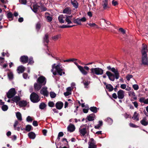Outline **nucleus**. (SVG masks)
I'll return each instance as SVG.
<instances>
[{"instance_id": "22", "label": "nucleus", "mask_w": 148, "mask_h": 148, "mask_svg": "<svg viewBox=\"0 0 148 148\" xmlns=\"http://www.w3.org/2000/svg\"><path fill=\"white\" fill-rule=\"evenodd\" d=\"M8 70L9 71L7 73L8 78L10 80H12L14 78V75L13 73L11 71L10 69H8Z\"/></svg>"}, {"instance_id": "47", "label": "nucleus", "mask_w": 148, "mask_h": 148, "mask_svg": "<svg viewBox=\"0 0 148 148\" xmlns=\"http://www.w3.org/2000/svg\"><path fill=\"white\" fill-rule=\"evenodd\" d=\"M46 18L47 20V21L48 22H50L53 19V18L49 16H47L46 17Z\"/></svg>"}, {"instance_id": "15", "label": "nucleus", "mask_w": 148, "mask_h": 148, "mask_svg": "<svg viewBox=\"0 0 148 148\" xmlns=\"http://www.w3.org/2000/svg\"><path fill=\"white\" fill-rule=\"evenodd\" d=\"M77 67L82 73L84 75H86L88 72L86 71L82 66L78 65Z\"/></svg>"}, {"instance_id": "54", "label": "nucleus", "mask_w": 148, "mask_h": 148, "mask_svg": "<svg viewBox=\"0 0 148 148\" xmlns=\"http://www.w3.org/2000/svg\"><path fill=\"white\" fill-rule=\"evenodd\" d=\"M19 2L21 4L25 5L27 3L26 0H19Z\"/></svg>"}, {"instance_id": "18", "label": "nucleus", "mask_w": 148, "mask_h": 148, "mask_svg": "<svg viewBox=\"0 0 148 148\" xmlns=\"http://www.w3.org/2000/svg\"><path fill=\"white\" fill-rule=\"evenodd\" d=\"M19 106L21 107H25L27 105V102L26 101L23 100L19 101Z\"/></svg>"}, {"instance_id": "41", "label": "nucleus", "mask_w": 148, "mask_h": 148, "mask_svg": "<svg viewBox=\"0 0 148 148\" xmlns=\"http://www.w3.org/2000/svg\"><path fill=\"white\" fill-rule=\"evenodd\" d=\"M50 97L52 98H54L56 96V94L54 92L51 91L50 92Z\"/></svg>"}, {"instance_id": "32", "label": "nucleus", "mask_w": 148, "mask_h": 148, "mask_svg": "<svg viewBox=\"0 0 148 148\" xmlns=\"http://www.w3.org/2000/svg\"><path fill=\"white\" fill-rule=\"evenodd\" d=\"M16 116L17 119L18 120L21 121L22 120L21 115L20 112H17L16 113Z\"/></svg>"}, {"instance_id": "50", "label": "nucleus", "mask_w": 148, "mask_h": 148, "mask_svg": "<svg viewBox=\"0 0 148 148\" xmlns=\"http://www.w3.org/2000/svg\"><path fill=\"white\" fill-rule=\"evenodd\" d=\"M29 62L28 64H32L34 63V61L33 60V58L32 57H30L29 59Z\"/></svg>"}, {"instance_id": "49", "label": "nucleus", "mask_w": 148, "mask_h": 148, "mask_svg": "<svg viewBox=\"0 0 148 148\" xmlns=\"http://www.w3.org/2000/svg\"><path fill=\"white\" fill-rule=\"evenodd\" d=\"M48 106L51 107H53L54 106V103L53 101H50L48 103Z\"/></svg>"}, {"instance_id": "7", "label": "nucleus", "mask_w": 148, "mask_h": 148, "mask_svg": "<svg viewBox=\"0 0 148 148\" xmlns=\"http://www.w3.org/2000/svg\"><path fill=\"white\" fill-rule=\"evenodd\" d=\"M37 82L42 85H45L46 83V79L44 76H42L39 77L37 79Z\"/></svg>"}, {"instance_id": "48", "label": "nucleus", "mask_w": 148, "mask_h": 148, "mask_svg": "<svg viewBox=\"0 0 148 148\" xmlns=\"http://www.w3.org/2000/svg\"><path fill=\"white\" fill-rule=\"evenodd\" d=\"M71 3L75 8H77L78 7V3L77 2H71Z\"/></svg>"}, {"instance_id": "58", "label": "nucleus", "mask_w": 148, "mask_h": 148, "mask_svg": "<svg viewBox=\"0 0 148 148\" xmlns=\"http://www.w3.org/2000/svg\"><path fill=\"white\" fill-rule=\"evenodd\" d=\"M112 4L114 6H116L118 5V3L117 1L113 0L112 1Z\"/></svg>"}, {"instance_id": "64", "label": "nucleus", "mask_w": 148, "mask_h": 148, "mask_svg": "<svg viewBox=\"0 0 148 148\" xmlns=\"http://www.w3.org/2000/svg\"><path fill=\"white\" fill-rule=\"evenodd\" d=\"M112 97L114 99H116L118 97V96L116 93H114L112 95Z\"/></svg>"}, {"instance_id": "53", "label": "nucleus", "mask_w": 148, "mask_h": 148, "mask_svg": "<svg viewBox=\"0 0 148 148\" xmlns=\"http://www.w3.org/2000/svg\"><path fill=\"white\" fill-rule=\"evenodd\" d=\"M132 87L135 90H137L139 88V87L137 84H134L132 85Z\"/></svg>"}, {"instance_id": "37", "label": "nucleus", "mask_w": 148, "mask_h": 148, "mask_svg": "<svg viewBox=\"0 0 148 148\" xmlns=\"http://www.w3.org/2000/svg\"><path fill=\"white\" fill-rule=\"evenodd\" d=\"M46 106V105L44 103L42 102L39 105V108L41 109H44Z\"/></svg>"}, {"instance_id": "35", "label": "nucleus", "mask_w": 148, "mask_h": 148, "mask_svg": "<svg viewBox=\"0 0 148 148\" xmlns=\"http://www.w3.org/2000/svg\"><path fill=\"white\" fill-rule=\"evenodd\" d=\"M90 110L94 113H96L97 112V108L96 107H91L90 108Z\"/></svg>"}, {"instance_id": "42", "label": "nucleus", "mask_w": 148, "mask_h": 148, "mask_svg": "<svg viewBox=\"0 0 148 148\" xmlns=\"http://www.w3.org/2000/svg\"><path fill=\"white\" fill-rule=\"evenodd\" d=\"M87 24L89 25L91 27H95L97 28L98 27V26L95 23H87Z\"/></svg>"}, {"instance_id": "34", "label": "nucleus", "mask_w": 148, "mask_h": 148, "mask_svg": "<svg viewBox=\"0 0 148 148\" xmlns=\"http://www.w3.org/2000/svg\"><path fill=\"white\" fill-rule=\"evenodd\" d=\"M73 22L74 23L77 24L79 25H82V23L80 21L79 18H78L76 19H73Z\"/></svg>"}, {"instance_id": "26", "label": "nucleus", "mask_w": 148, "mask_h": 148, "mask_svg": "<svg viewBox=\"0 0 148 148\" xmlns=\"http://www.w3.org/2000/svg\"><path fill=\"white\" fill-rule=\"evenodd\" d=\"M43 41L44 43H46L47 44H48L49 42V35L48 33L46 34L43 37Z\"/></svg>"}, {"instance_id": "43", "label": "nucleus", "mask_w": 148, "mask_h": 148, "mask_svg": "<svg viewBox=\"0 0 148 148\" xmlns=\"http://www.w3.org/2000/svg\"><path fill=\"white\" fill-rule=\"evenodd\" d=\"M106 121L108 123V124L109 125H110L112 124L113 123V120L110 118H107L106 120Z\"/></svg>"}, {"instance_id": "39", "label": "nucleus", "mask_w": 148, "mask_h": 148, "mask_svg": "<svg viewBox=\"0 0 148 148\" xmlns=\"http://www.w3.org/2000/svg\"><path fill=\"white\" fill-rule=\"evenodd\" d=\"M88 144L89 145L88 148H96V145L95 144H92L90 143V142H88Z\"/></svg>"}, {"instance_id": "27", "label": "nucleus", "mask_w": 148, "mask_h": 148, "mask_svg": "<svg viewBox=\"0 0 148 148\" xmlns=\"http://www.w3.org/2000/svg\"><path fill=\"white\" fill-rule=\"evenodd\" d=\"M24 71L25 68L22 66H18L17 69V71L18 73H22L24 72Z\"/></svg>"}, {"instance_id": "28", "label": "nucleus", "mask_w": 148, "mask_h": 148, "mask_svg": "<svg viewBox=\"0 0 148 148\" xmlns=\"http://www.w3.org/2000/svg\"><path fill=\"white\" fill-rule=\"evenodd\" d=\"M28 135L29 138L31 139H34L36 136L35 133L32 132L28 133Z\"/></svg>"}, {"instance_id": "3", "label": "nucleus", "mask_w": 148, "mask_h": 148, "mask_svg": "<svg viewBox=\"0 0 148 148\" xmlns=\"http://www.w3.org/2000/svg\"><path fill=\"white\" fill-rule=\"evenodd\" d=\"M30 99L31 101L33 103H36L40 100L39 96L34 92L32 93L30 96Z\"/></svg>"}, {"instance_id": "4", "label": "nucleus", "mask_w": 148, "mask_h": 148, "mask_svg": "<svg viewBox=\"0 0 148 148\" xmlns=\"http://www.w3.org/2000/svg\"><path fill=\"white\" fill-rule=\"evenodd\" d=\"M56 65L55 64H54L53 65L52 67V69L51 70V71H53V69H55L58 73L59 75L62 76V73L64 74H65V72L63 71V70L60 67V65L58 64L56 66Z\"/></svg>"}, {"instance_id": "30", "label": "nucleus", "mask_w": 148, "mask_h": 148, "mask_svg": "<svg viewBox=\"0 0 148 148\" xmlns=\"http://www.w3.org/2000/svg\"><path fill=\"white\" fill-rule=\"evenodd\" d=\"M13 15L12 13L11 12H10L7 13V17L9 19L10 21H11L13 19Z\"/></svg>"}, {"instance_id": "23", "label": "nucleus", "mask_w": 148, "mask_h": 148, "mask_svg": "<svg viewBox=\"0 0 148 148\" xmlns=\"http://www.w3.org/2000/svg\"><path fill=\"white\" fill-rule=\"evenodd\" d=\"M140 123L142 125L145 126H147L148 124V121L145 117L143 118L140 121Z\"/></svg>"}, {"instance_id": "56", "label": "nucleus", "mask_w": 148, "mask_h": 148, "mask_svg": "<svg viewBox=\"0 0 148 148\" xmlns=\"http://www.w3.org/2000/svg\"><path fill=\"white\" fill-rule=\"evenodd\" d=\"M129 125L130 127L134 128H137L138 127L137 125L131 123H130L129 124Z\"/></svg>"}, {"instance_id": "59", "label": "nucleus", "mask_w": 148, "mask_h": 148, "mask_svg": "<svg viewBox=\"0 0 148 148\" xmlns=\"http://www.w3.org/2000/svg\"><path fill=\"white\" fill-rule=\"evenodd\" d=\"M120 88L123 89H125L126 88V85L125 84H122L120 85Z\"/></svg>"}, {"instance_id": "12", "label": "nucleus", "mask_w": 148, "mask_h": 148, "mask_svg": "<svg viewBox=\"0 0 148 148\" xmlns=\"http://www.w3.org/2000/svg\"><path fill=\"white\" fill-rule=\"evenodd\" d=\"M67 129L68 131L72 132L75 131V127L74 125L71 123L69 125Z\"/></svg>"}, {"instance_id": "45", "label": "nucleus", "mask_w": 148, "mask_h": 148, "mask_svg": "<svg viewBox=\"0 0 148 148\" xmlns=\"http://www.w3.org/2000/svg\"><path fill=\"white\" fill-rule=\"evenodd\" d=\"M99 123L97 125L95 126L94 127L95 129H99V128L102 125V121H99Z\"/></svg>"}, {"instance_id": "63", "label": "nucleus", "mask_w": 148, "mask_h": 148, "mask_svg": "<svg viewBox=\"0 0 148 148\" xmlns=\"http://www.w3.org/2000/svg\"><path fill=\"white\" fill-rule=\"evenodd\" d=\"M124 116L126 119H127L128 118L131 117V116H130V115L127 113H125L124 114Z\"/></svg>"}, {"instance_id": "14", "label": "nucleus", "mask_w": 148, "mask_h": 148, "mask_svg": "<svg viewBox=\"0 0 148 148\" xmlns=\"http://www.w3.org/2000/svg\"><path fill=\"white\" fill-rule=\"evenodd\" d=\"M55 106L57 109L60 110L63 106V103L61 101H59L56 103Z\"/></svg>"}, {"instance_id": "40", "label": "nucleus", "mask_w": 148, "mask_h": 148, "mask_svg": "<svg viewBox=\"0 0 148 148\" xmlns=\"http://www.w3.org/2000/svg\"><path fill=\"white\" fill-rule=\"evenodd\" d=\"M75 25H63L62 26H60V27L62 28H69L70 27H71L73 26H75Z\"/></svg>"}, {"instance_id": "33", "label": "nucleus", "mask_w": 148, "mask_h": 148, "mask_svg": "<svg viewBox=\"0 0 148 148\" xmlns=\"http://www.w3.org/2000/svg\"><path fill=\"white\" fill-rule=\"evenodd\" d=\"M65 16L64 20L66 21L67 23L68 24L72 23L71 20V19L70 18H68V17L66 16V15H65Z\"/></svg>"}, {"instance_id": "17", "label": "nucleus", "mask_w": 148, "mask_h": 148, "mask_svg": "<svg viewBox=\"0 0 148 148\" xmlns=\"http://www.w3.org/2000/svg\"><path fill=\"white\" fill-rule=\"evenodd\" d=\"M65 15L62 14L60 15L58 17V20L59 22L61 23H64V22Z\"/></svg>"}, {"instance_id": "38", "label": "nucleus", "mask_w": 148, "mask_h": 148, "mask_svg": "<svg viewBox=\"0 0 148 148\" xmlns=\"http://www.w3.org/2000/svg\"><path fill=\"white\" fill-rule=\"evenodd\" d=\"M32 126L31 125H27L26 127L25 130L28 132H29L32 130Z\"/></svg>"}, {"instance_id": "10", "label": "nucleus", "mask_w": 148, "mask_h": 148, "mask_svg": "<svg viewBox=\"0 0 148 148\" xmlns=\"http://www.w3.org/2000/svg\"><path fill=\"white\" fill-rule=\"evenodd\" d=\"M47 88L44 87L40 91V93L43 95L47 97L49 95V92L47 91Z\"/></svg>"}, {"instance_id": "16", "label": "nucleus", "mask_w": 148, "mask_h": 148, "mask_svg": "<svg viewBox=\"0 0 148 148\" xmlns=\"http://www.w3.org/2000/svg\"><path fill=\"white\" fill-rule=\"evenodd\" d=\"M102 23H103V27L104 29H106V28L107 27L111 24V23L110 22L103 19Z\"/></svg>"}, {"instance_id": "55", "label": "nucleus", "mask_w": 148, "mask_h": 148, "mask_svg": "<svg viewBox=\"0 0 148 148\" xmlns=\"http://www.w3.org/2000/svg\"><path fill=\"white\" fill-rule=\"evenodd\" d=\"M41 27V24L40 23H37L36 26V28L37 29L39 30Z\"/></svg>"}, {"instance_id": "6", "label": "nucleus", "mask_w": 148, "mask_h": 148, "mask_svg": "<svg viewBox=\"0 0 148 148\" xmlns=\"http://www.w3.org/2000/svg\"><path fill=\"white\" fill-rule=\"evenodd\" d=\"M90 73L97 75L102 74V69L99 68H92L91 69Z\"/></svg>"}, {"instance_id": "44", "label": "nucleus", "mask_w": 148, "mask_h": 148, "mask_svg": "<svg viewBox=\"0 0 148 148\" xmlns=\"http://www.w3.org/2000/svg\"><path fill=\"white\" fill-rule=\"evenodd\" d=\"M82 83H83L84 86V87L85 88H87V87L89 84L90 82H88V81L86 82V81H84L82 82Z\"/></svg>"}, {"instance_id": "29", "label": "nucleus", "mask_w": 148, "mask_h": 148, "mask_svg": "<svg viewBox=\"0 0 148 148\" xmlns=\"http://www.w3.org/2000/svg\"><path fill=\"white\" fill-rule=\"evenodd\" d=\"M79 132L83 136H84L87 133L86 128H84L81 129H79Z\"/></svg>"}, {"instance_id": "5", "label": "nucleus", "mask_w": 148, "mask_h": 148, "mask_svg": "<svg viewBox=\"0 0 148 148\" xmlns=\"http://www.w3.org/2000/svg\"><path fill=\"white\" fill-rule=\"evenodd\" d=\"M16 94V92L14 88H12L8 91L7 93V96L9 99L12 98Z\"/></svg>"}, {"instance_id": "57", "label": "nucleus", "mask_w": 148, "mask_h": 148, "mask_svg": "<svg viewBox=\"0 0 148 148\" xmlns=\"http://www.w3.org/2000/svg\"><path fill=\"white\" fill-rule=\"evenodd\" d=\"M133 77V76L131 75H128L126 77V79L128 81H129L131 78H132Z\"/></svg>"}, {"instance_id": "9", "label": "nucleus", "mask_w": 148, "mask_h": 148, "mask_svg": "<svg viewBox=\"0 0 148 148\" xmlns=\"http://www.w3.org/2000/svg\"><path fill=\"white\" fill-rule=\"evenodd\" d=\"M20 61L23 64H25L27 63L29 60V58L27 56H23L20 58Z\"/></svg>"}, {"instance_id": "11", "label": "nucleus", "mask_w": 148, "mask_h": 148, "mask_svg": "<svg viewBox=\"0 0 148 148\" xmlns=\"http://www.w3.org/2000/svg\"><path fill=\"white\" fill-rule=\"evenodd\" d=\"M104 84L106 86V88L109 92H111L113 90L114 88L113 86L111 84H107L105 82H103Z\"/></svg>"}, {"instance_id": "52", "label": "nucleus", "mask_w": 148, "mask_h": 148, "mask_svg": "<svg viewBox=\"0 0 148 148\" xmlns=\"http://www.w3.org/2000/svg\"><path fill=\"white\" fill-rule=\"evenodd\" d=\"M145 99L144 97H141L139 99V101L141 103H144L145 101Z\"/></svg>"}, {"instance_id": "2", "label": "nucleus", "mask_w": 148, "mask_h": 148, "mask_svg": "<svg viewBox=\"0 0 148 148\" xmlns=\"http://www.w3.org/2000/svg\"><path fill=\"white\" fill-rule=\"evenodd\" d=\"M148 50V47H143L142 48V64L144 65H148V58L147 53Z\"/></svg>"}, {"instance_id": "8", "label": "nucleus", "mask_w": 148, "mask_h": 148, "mask_svg": "<svg viewBox=\"0 0 148 148\" xmlns=\"http://www.w3.org/2000/svg\"><path fill=\"white\" fill-rule=\"evenodd\" d=\"M117 96L119 99H123L125 96L124 91L122 90H120L117 92Z\"/></svg>"}, {"instance_id": "36", "label": "nucleus", "mask_w": 148, "mask_h": 148, "mask_svg": "<svg viewBox=\"0 0 148 148\" xmlns=\"http://www.w3.org/2000/svg\"><path fill=\"white\" fill-rule=\"evenodd\" d=\"M39 4L40 5V7L42 11H45L47 10V8L44 7L43 5L41 3H39Z\"/></svg>"}, {"instance_id": "21", "label": "nucleus", "mask_w": 148, "mask_h": 148, "mask_svg": "<svg viewBox=\"0 0 148 148\" xmlns=\"http://www.w3.org/2000/svg\"><path fill=\"white\" fill-rule=\"evenodd\" d=\"M42 86V85L40 84V83H35L34 84V87L35 90H38L40 89Z\"/></svg>"}, {"instance_id": "62", "label": "nucleus", "mask_w": 148, "mask_h": 148, "mask_svg": "<svg viewBox=\"0 0 148 148\" xmlns=\"http://www.w3.org/2000/svg\"><path fill=\"white\" fill-rule=\"evenodd\" d=\"M80 20L81 22H84L86 21V19L85 17H83L81 18H80Z\"/></svg>"}, {"instance_id": "46", "label": "nucleus", "mask_w": 148, "mask_h": 148, "mask_svg": "<svg viewBox=\"0 0 148 148\" xmlns=\"http://www.w3.org/2000/svg\"><path fill=\"white\" fill-rule=\"evenodd\" d=\"M1 108L3 111H6L8 109V107L7 105H4L2 106Z\"/></svg>"}, {"instance_id": "19", "label": "nucleus", "mask_w": 148, "mask_h": 148, "mask_svg": "<svg viewBox=\"0 0 148 148\" xmlns=\"http://www.w3.org/2000/svg\"><path fill=\"white\" fill-rule=\"evenodd\" d=\"M132 118L134 120L138 121L139 120V114L137 112H135L132 117Z\"/></svg>"}, {"instance_id": "24", "label": "nucleus", "mask_w": 148, "mask_h": 148, "mask_svg": "<svg viewBox=\"0 0 148 148\" xmlns=\"http://www.w3.org/2000/svg\"><path fill=\"white\" fill-rule=\"evenodd\" d=\"M33 9L31 7V8L34 12L36 13L38 11V8H40V6L38 5L37 3H36L35 4L33 5Z\"/></svg>"}, {"instance_id": "51", "label": "nucleus", "mask_w": 148, "mask_h": 148, "mask_svg": "<svg viewBox=\"0 0 148 148\" xmlns=\"http://www.w3.org/2000/svg\"><path fill=\"white\" fill-rule=\"evenodd\" d=\"M60 35H58L54 36L52 37V39L53 40L55 41L58 39L60 37Z\"/></svg>"}, {"instance_id": "25", "label": "nucleus", "mask_w": 148, "mask_h": 148, "mask_svg": "<svg viewBox=\"0 0 148 148\" xmlns=\"http://www.w3.org/2000/svg\"><path fill=\"white\" fill-rule=\"evenodd\" d=\"M94 116H95V114L93 113L90 114L87 116V119H86V122H87V119L89 121H91L94 120Z\"/></svg>"}, {"instance_id": "1", "label": "nucleus", "mask_w": 148, "mask_h": 148, "mask_svg": "<svg viewBox=\"0 0 148 148\" xmlns=\"http://www.w3.org/2000/svg\"><path fill=\"white\" fill-rule=\"evenodd\" d=\"M107 68L108 70H110L114 74V75L108 71L106 72V74L107 75L109 79L111 81H114L115 78L116 79H118L119 78L120 76L119 73L117 69H116L114 67L111 68L109 66H108Z\"/></svg>"}, {"instance_id": "61", "label": "nucleus", "mask_w": 148, "mask_h": 148, "mask_svg": "<svg viewBox=\"0 0 148 148\" xmlns=\"http://www.w3.org/2000/svg\"><path fill=\"white\" fill-rule=\"evenodd\" d=\"M33 120L31 118V117L29 116H28L27 118V121L28 122H32V121Z\"/></svg>"}, {"instance_id": "31", "label": "nucleus", "mask_w": 148, "mask_h": 148, "mask_svg": "<svg viewBox=\"0 0 148 148\" xmlns=\"http://www.w3.org/2000/svg\"><path fill=\"white\" fill-rule=\"evenodd\" d=\"M102 6L104 10L109 8V7L108 5V2H102Z\"/></svg>"}, {"instance_id": "60", "label": "nucleus", "mask_w": 148, "mask_h": 148, "mask_svg": "<svg viewBox=\"0 0 148 148\" xmlns=\"http://www.w3.org/2000/svg\"><path fill=\"white\" fill-rule=\"evenodd\" d=\"M32 124L34 126L36 127L38 126V122L36 121H34Z\"/></svg>"}, {"instance_id": "20", "label": "nucleus", "mask_w": 148, "mask_h": 148, "mask_svg": "<svg viewBox=\"0 0 148 148\" xmlns=\"http://www.w3.org/2000/svg\"><path fill=\"white\" fill-rule=\"evenodd\" d=\"M63 13L70 14L71 13V10L69 7H67L65 8L63 11Z\"/></svg>"}, {"instance_id": "13", "label": "nucleus", "mask_w": 148, "mask_h": 148, "mask_svg": "<svg viewBox=\"0 0 148 148\" xmlns=\"http://www.w3.org/2000/svg\"><path fill=\"white\" fill-rule=\"evenodd\" d=\"M12 98V99L11 101V103H14V102L16 103L17 104L18 102H19L21 99L19 96H16Z\"/></svg>"}]
</instances>
